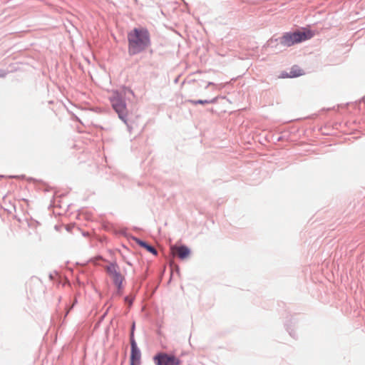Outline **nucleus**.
Wrapping results in <instances>:
<instances>
[{
    "label": "nucleus",
    "mask_w": 365,
    "mask_h": 365,
    "mask_svg": "<svg viewBox=\"0 0 365 365\" xmlns=\"http://www.w3.org/2000/svg\"><path fill=\"white\" fill-rule=\"evenodd\" d=\"M314 36L311 31L287 33L281 38L280 43L284 46H291L295 43L311 38Z\"/></svg>",
    "instance_id": "2"
},
{
    "label": "nucleus",
    "mask_w": 365,
    "mask_h": 365,
    "mask_svg": "<svg viewBox=\"0 0 365 365\" xmlns=\"http://www.w3.org/2000/svg\"><path fill=\"white\" fill-rule=\"evenodd\" d=\"M137 242L139 245L145 248L150 253H152L153 255H157V251L153 247L148 245L146 242L141 241V240H137Z\"/></svg>",
    "instance_id": "9"
},
{
    "label": "nucleus",
    "mask_w": 365,
    "mask_h": 365,
    "mask_svg": "<svg viewBox=\"0 0 365 365\" xmlns=\"http://www.w3.org/2000/svg\"><path fill=\"white\" fill-rule=\"evenodd\" d=\"M303 74H304V72L303 71V70L302 68H300L299 66H294L291 68L289 77H290V78L298 77Z\"/></svg>",
    "instance_id": "8"
},
{
    "label": "nucleus",
    "mask_w": 365,
    "mask_h": 365,
    "mask_svg": "<svg viewBox=\"0 0 365 365\" xmlns=\"http://www.w3.org/2000/svg\"><path fill=\"white\" fill-rule=\"evenodd\" d=\"M125 301H126V302H129V304H131V301H130V300H128V297H126V298H125Z\"/></svg>",
    "instance_id": "12"
},
{
    "label": "nucleus",
    "mask_w": 365,
    "mask_h": 365,
    "mask_svg": "<svg viewBox=\"0 0 365 365\" xmlns=\"http://www.w3.org/2000/svg\"><path fill=\"white\" fill-rule=\"evenodd\" d=\"M128 52L130 55H135L150 46V33L145 28H135L128 34Z\"/></svg>",
    "instance_id": "1"
},
{
    "label": "nucleus",
    "mask_w": 365,
    "mask_h": 365,
    "mask_svg": "<svg viewBox=\"0 0 365 365\" xmlns=\"http://www.w3.org/2000/svg\"><path fill=\"white\" fill-rule=\"evenodd\" d=\"M107 272L112 278L113 283L117 286L118 289L121 288L124 277L120 273L119 268L116 264H110L106 267Z\"/></svg>",
    "instance_id": "5"
},
{
    "label": "nucleus",
    "mask_w": 365,
    "mask_h": 365,
    "mask_svg": "<svg viewBox=\"0 0 365 365\" xmlns=\"http://www.w3.org/2000/svg\"><path fill=\"white\" fill-rule=\"evenodd\" d=\"M153 361L156 365H180L181 360L174 355L160 352L154 356Z\"/></svg>",
    "instance_id": "3"
},
{
    "label": "nucleus",
    "mask_w": 365,
    "mask_h": 365,
    "mask_svg": "<svg viewBox=\"0 0 365 365\" xmlns=\"http://www.w3.org/2000/svg\"><path fill=\"white\" fill-rule=\"evenodd\" d=\"M141 354L139 349L130 351V365L140 364Z\"/></svg>",
    "instance_id": "7"
},
{
    "label": "nucleus",
    "mask_w": 365,
    "mask_h": 365,
    "mask_svg": "<svg viewBox=\"0 0 365 365\" xmlns=\"http://www.w3.org/2000/svg\"><path fill=\"white\" fill-rule=\"evenodd\" d=\"M111 103L114 110L118 113L119 118L125 121V117L127 115L125 103L118 93H115L112 97Z\"/></svg>",
    "instance_id": "4"
},
{
    "label": "nucleus",
    "mask_w": 365,
    "mask_h": 365,
    "mask_svg": "<svg viewBox=\"0 0 365 365\" xmlns=\"http://www.w3.org/2000/svg\"><path fill=\"white\" fill-rule=\"evenodd\" d=\"M134 327H135V324H133V330H132L131 336H130L131 351H134V350H138V348L137 346V344H136V342H135V339H133V329H134Z\"/></svg>",
    "instance_id": "10"
},
{
    "label": "nucleus",
    "mask_w": 365,
    "mask_h": 365,
    "mask_svg": "<svg viewBox=\"0 0 365 365\" xmlns=\"http://www.w3.org/2000/svg\"><path fill=\"white\" fill-rule=\"evenodd\" d=\"M172 252L181 259L187 258L190 253V250L185 246L173 247Z\"/></svg>",
    "instance_id": "6"
},
{
    "label": "nucleus",
    "mask_w": 365,
    "mask_h": 365,
    "mask_svg": "<svg viewBox=\"0 0 365 365\" xmlns=\"http://www.w3.org/2000/svg\"><path fill=\"white\" fill-rule=\"evenodd\" d=\"M190 102L193 104V105H197V104H207V103H213L215 102V100H212V101H207V100H198V101H193V100H191L190 101Z\"/></svg>",
    "instance_id": "11"
}]
</instances>
